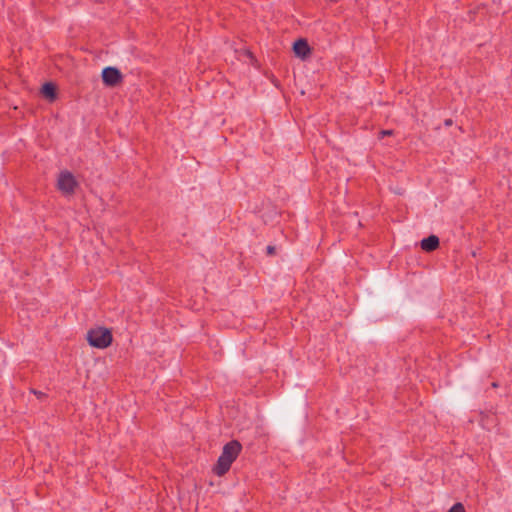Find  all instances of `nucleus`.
<instances>
[{
	"label": "nucleus",
	"mask_w": 512,
	"mask_h": 512,
	"mask_svg": "<svg viewBox=\"0 0 512 512\" xmlns=\"http://www.w3.org/2000/svg\"><path fill=\"white\" fill-rule=\"evenodd\" d=\"M294 53L304 59L310 54V47L305 39H298L293 45Z\"/></svg>",
	"instance_id": "nucleus-6"
},
{
	"label": "nucleus",
	"mask_w": 512,
	"mask_h": 512,
	"mask_svg": "<svg viewBox=\"0 0 512 512\" xmlns=\"http://www.w3.org/2000/svg\"><path fill=\"white\" fill-rule=\"evenodd\" d=\"M439 246L440 240L436 235H430L429 237L422 239L420 242L421 249L428 253L437 250Z\"/></svg>",
	"instance_id": "nucleus-5"
},
{
	"label": "nucleus",
	"mask_w": 512,
	"mask_h": 512,
	"mask_svg": "<svg viewBox=\"0 0 512 512\" xmlns=\"http://www.w3.org/2000/svg\"><path fill=\"white\" fill-rule=\"evenodd\" d=\"M32 392L38 397V398H41L43 396H45V394L41 391H36V390H32Z\"/></svg>",
	"instance_id": "nucleus-11"
},
{
	"label": "nucleus",
	"mask_w": 512,
	"mask_h": 512,
	"mask_svg": "<svg viewBox=\"0 0 512 512\" xmlns=\"http://www.w3.org/2000/svg\"><path fill=\"white\" fill-rule=\"evenodd\" d=\"M44 97L48 98L49 100L53 101L56 98V87L52 83H45L42 86L41 90Z\"/></svg>",
	"instance_id": "nucleus-7"
},
{
	"label": "nucleus",
	"mask_w": 512,
	"mask_h": 512,
	"mask_svg": "<svg viewBox=\"0 0 512 512\" xmlns=\"http://www.w3.org/2000/svg\"><path fill=\"white\" fill-rule=\"evenodd\" d=\"M393 134V131L392 130H382L380 131L379 133V137L380 138H383L385 136H389V135H392Z\"/></svg>",
	"instance_id": "nucleus-9"
},
{
	"label": "nucleus",
	"mask_w": 512,
	"mask_h": 512,
	"mask_svg": "<svg viewBox=\"0 0 512 512\" xmlns=\"http://www.w3.org/2000/svg\"><path fill=\"white\" fill-rule=\"evenodd\" d=\"M267 255L272 256L275 254V247L272 245L267 246L266 248Z\"/></svg>",
	"instance_id": "nucleus-10"
},
{
	"label": "nucleus",
	"mask_w": 512,
	"mask_h": 512,
	"mask_svg": "<svg viewBox=\"0 0 512 512\" xmlns=\"http://www.w3.org/2000/svg\"><path fill=\"white\" fill-rule=\"evenodd\" d=\"M78 182L74 175L65 170L61 171L57 178V189L65 196H71L78 187Z\"/></svg>",
	"instance_id": "nucleus-3"
},
{
	"label": "nucleus",
	"mask_w": 512,
	"mask_h": 512,
	"mask_svg": "<svg viewBox=\"0 0 512 512\" xmlns=\"http://www.w3.org/2000/svg\"><path fill=\"white\" fill-rule=\"evenodd\" d=\"M492 387H493V388H497V387H498V383H497V382H493V383H492Z\"/></svg>",
	"instance_id": "nucleus-13"
},
{
	"label": "nucleus",
	"mask_w": 512,
	"mask_h": 512,
	"mask_svg": "<svg viewBox=\"0 0 512 512\" xmlns=\"http://www.w3.org/2000/svg\"><path fill=\"white\" fill-rule=\"evenodd\" d=\"M447 512H466V510L461 502H457Z\"/></svg>",
	"instance_id": "nucleus-8"
},
{
	"label": "nucleus",
	"mask_w": 512,
	"mask_h": 512,
	"mask_svg": "<svg viewBox=\"0 0 512 512\" xmlns=\"http://www.w3.org/2000/svg\"><path fill=\"white\" fill-rule=\"evenodd\" d=\"M242 450V445L237 440H232L224 445L221 455L219 456L213 472L217 476L225 475L232 463L237 459Z\"/></svg>",
	"instance_id": "nucleus-1"
},
{
	"label": "nucleus",
	"mask_w": 512,
	"mask_h": 512,
	"mask_svg": "<svg viewBox=\"0 0 512 512\" xmlns=\"http://www.w3.org/2000/svg\"><path fill=\"white\" fill-rule=\"evenodd\" d=\"M452 124H453V120L451 118H448L444 121V125L447 127L452 126Z\"/></svg>",
	"instance_id": "nucleus-12"
},
{
	"label": "nucleus",
	"mask_w": 512,
	"mask_h": 512,
	"mask_svg": "<svg viewBox=\"0 0 512 512\" xmlns=\"http://www.w3.org/2000/svg\"><path fill=\"white\" fill-rule=\"evenodd\" d=\"M86 338L91 346L99 349L107 348L113 340L111 331L104 327L90 329L87 332Z\"/></svg>",
	"instance_id": "nucleus-2"
},
{
	"label": "nucleus",
	"mask_w": 512,
	"mask_h": 512,
	"mask_svg": "<svg viewBox=\"0 0 512 512\" xmlns=\"http://www.w3.org/2000/svg\"><path fill=\"white\" fill-rule=\"evenodd\" d=\"M122 74L115 67H106L102 71V80L106 86L114 87L122 82Z\"/></svg>",
	"instance_id": "nucleus-4"
}]
</instances>
